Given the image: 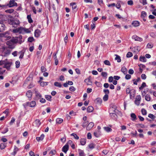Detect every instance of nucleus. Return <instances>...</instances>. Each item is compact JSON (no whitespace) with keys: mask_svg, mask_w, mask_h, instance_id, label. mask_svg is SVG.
<instances>
[{"mask_svg":"<svg viewBox=\"0 0 156 156\" xmlns=\"http://www.w3.org/2000/svg\"><path fill=\"white\" fill-rule=\"evenodd\" d=\"M9 23L12 25L13 27H16L20 24V22L18 20L15 19L14 20H8Z\"/></svg>","mask_w":156,"mask_h":156,"instance_id":"nucleus-1","label":"nucleus"},{"mask_svg":"<svg viewBox=\"0 0 156 156\" xmlns=\"http://www.w3.org/2000/svg\"><path fill=\"white\" fill-rule=\"evenodd\" d=\"M12 32L15 33H18L20 34H25L24 28L22 27H20L13 30Z\"/></svg>","mask_w":156,"mask_h":156,"instance_id":"nucleus-2","label":"nucleus"},{"mask_svg":"<svg viewBox=\"0 0 156 156\" xmlns=\"http://www.w3.org/2000/svg\"><path fill=\"white\" fill-rule=\"evenodd\" d=\"M36 105V102L34 101H32L30 102H27L23 104V106L24 108H26L27 106H29V107L33 108Z\"/></svg>","mask_w":156,"mask_h":156,"instance_id":"nucleus-3","label":"nucleus"},{"mask_svg":"<svg viewBox=\"0 0 156 156\" xmlns=\"http://www.w3.org/2000/svg\"><path fill=\"white\" fill-rule=\"evenodd\" d=\"M141 100V97L140 95L136 96L135 101V104L137 106L139 105Z\"/></svg>","mask_w":156,"mask_h":156,"instance_id":"nucleus-4","label":"nucleus"},{"mask_svg":"<svg viewBox=\"0 0 156 156\" xmlns=\"http://www.w3.org/2000/svg\"><path fill=\"white\" fill-rule=\"evenodd\" d=\"M9 7H11L13 6H17V3L15 2L14 0H12L9 1Z\"/></svg>","mask_w":156,"mask_h":156,"instance_id":"nucleus-5","label":"nucleus"},{"mask_svg":"<svg viewBox=\"0 0 156 156\" xmlns=\"http://www.w3.org/2000/svg\"><path fill=\"white\" fill-rule=\"evenodd\" d=\"M69 146L67 144H65L62 148V151L65 153H66L69 150Z\"/></svg>","mask_w":156,"mask_h":156,"instance_id":"nucleus-6","label":"nucleus"},{"mask_svg":"<svg viewBox=\"0 0 156 156\" xmlns=\"http://www.w3.org/2000/svg\"><path fill=\"white\" fill-rule=\"evenodd\" d=\"M132 39H134L136 41H143V39L142 38L136 35H134L132 36Z\"/></svg>","mask_w":156,"mask_h":156,"instance_id":"nucleus-7","label":"nucleus"},{"mask_svg":"<svg viewBox=\"0 0 156 156\" xmlns=\"http://www.w3.org/2000/svg\"><path fill=\"white\" fill-rule=\"evenodd\" d=\"M94 124L92 122H90L89 124L88 123L86 128L87 130H90L94 126Z\"/></svg>","mask_w":156,"mask_h":156,"instance_id":"nucleus-8","label":"nucleus"},{"mask_svg":"<svg viewBox=\"0 0 156 156\" xmlns=\"http://www.w3.org/2000/svg\"><path fill=\"white\" fill-rule=\"evenodd\" d=\"M6 44L8 46V48L10 49H13L14 48V44L12 43V42L11 41H8L7 42Z\"/></svg>","mask_w":156,"mask_h":156,"instance_id":"nucleus-9","label":"nucleus"},{"mask_svg":"<svg viewBox=\"0 0 156 156\" xmlns=\"http://www.w3.org/2000/svg\"><path fill=\"white\" fill-rule=\"evenodd\" d=\"M41 33V31L39 29H37L34 32V36L36 37H39Z\"/></svg>","mask_w":156,"mask_h":156,"instance_id":"nucleus-10","label":"nucleus"},{"mask_svg":"<svg viewBox=\"0 0 156 156\" xmlns=\"http://www.w3.org/2000/svg\"><path fill=\"white\" fill-rule=\"evenodd\" d=\"M5 26L2 23V22H0V32H2L5 30Z\"/></svg>","mask_w":156,"mask_h":156,"instance_id":"nucleus-11","label":"nucleus"},{"mask_svg":"<svg viewBox=\"0 0 156 156\" xmlns=\"http://www.w3.org/2000/svg\"><path fill=\"white\" fill-rule=\"evenodd\" d=\"M34 125L37 127H39L41 124L40 121L38 119H36L34 122Z\"/></svg>","mask_w":156,"mask_h":156,"instance_id":"nucleus-12","label":"nucleus"},{"mask_svg":"<svg viewBox=\"0 0 156 156\" xmlns=\"http://www.w3.org/2000/svg\"><path fill=\"white\" fill-rule=\"evenodd\" d=\"M94 134L96 137H98L101 135V132L100 130H98L94 132Z\"/></svg>","mask_w":156,"mask_h":156,"instance_id":"nucleus-13","label":"nucleus"},{"mask_svg":"<svg viewBox=\"0 0 156 156\" xmlns=\"http://www.w3.org/2000/svg\"><path fill=\"white\" fill-rule=\"evenodd\" d=\"M132 25L134 27H136L139 26L140 25V22L137 21H133L132 23Z\"/></svg>","mask_w":156,"mask_h":156,"instance_id":"nucleus-14","label":"nucleus"},{"mask_svg":"<svg viewBox=\"0 0 156 156\" xmlns=\"http://www.w3.org/2000/svg\"><path fill=\"white\" fill-rule=\"evenodd\" d=\"M70 4V6H72V8L73 10H77V6L75 2L71 3Z\"/></svg>","mask_w":156,"mask_h":156,"instance_id":"nucleus-15","label":"nucleus"},{"mask_svg":"<svg viewBox=\"0 0 156 156\" xmlns=\"http://www.w3.org/2000/svg\"><path fill=\"white\" fill-rule=\"evenodd\" d=\"M44 137V134H42L40 136L37 137L36 138V140L38 141H40L42 140Z\"/></svg>","mask_w":156,"mask_h":156,"instance_id":"nucleus-16","label":"nucleus"},{"mask_svg":"<svg viewBox=\"0 0 156 156\" xmlns=\"http://www.w3.org/2000/svg\"><path fill=\"white\" fill-rule=\"evenodd\" d=\"M79 156H85V154L83 150L80 149H78Z\"/></svg>","mask_w":156,"mask_h":156,"instance_id":"nucleus-17","label":"nucleus"},{"mask_svg":"<svg viewBox=\"0 0 156 156\" xmlns=\"http://www.w3.org/2000/svg\"><path fill=\"white\" fill-rule=\"evenodd\" d=\"M131 120L133 121H134L137 119L136 116L135 114L132 113L130 115Z\"/></svg>","mask_w":156,"mask_h":156,"instance_id":"nucleus-18","label":"nucleus"},{"mask_svg":"<svg viewBox=\"0 0 156 156\" xmlns=\"http://www.w3.org/2000/svg\"><path fill=\"white\" fill-rule=\"evenodd\" d=\"M26 95L29 98H31L32 95V92L30 90H28L26 93Z\"/></svg>","mask_w":156,"mask_h":156,"instance_id":"nucleus-19","label":"nucleus"},{"mask_svg":"<svg viewBox=\"0 0 156 156\" xmlns=\"http://www.w3.org/2000/svg\"><path fill=\"white\" fill-rule=\"evenodd\" d=\"M11 66V64L9 62H7L5 64L4 68H6L7 69H10Z\"/></svg>","mask_w":156,"mask_h":156,"instance_id":"nucleus-20","label":"nucleus"},{"mask_svg":"<svg viewBox=\"0 0 156 156\" xmlns=\"http://www.w3.org/2000/svg\"><path fill=\"white\" fill-rule=\"evenodd\" d=\"M86 142V139L85 138H82L80 140V142L81 145H84L85 144Z\"/></svg>","mask_w":156,"mask_h":156,"instance_id":"nucleus-21","label":"nucleus"},{"mask_svg":"<svg viewBox=\"0 0 156 156\" xmlns=\"http://www.w3.org/2000/svg\"><path fill=\"white\" fill-rule=\"evenodd\" d=\"M93 110V107L92 106H90L88 107L87 111L88 112L90 113L92 112Z\"/></svg>","mask_w":156,"mask_h":156,"instance_id":"nucleus-22","label":"nucleus"},{"mask_svg":"<svg viewBox=\"0 0 156 156\" xmlns=\"http://www.w3.org/2000/svg\"><path fill=\"white\" fill-rule=\"evenodd\" d=\"M95 101L97 104H100L102 102V100L100 98H97L95 100Z\"/></svg>","mask_w":156,"mask_h":156,"instance_id":"nucleus-23","label":"nucleus"},{"mask_svg":"<svg viewBox=\"0 0 156 156\" xmlns=\"http://www.w3.org/2000/svg\"><path fill=\"white\" fill-rule=\"evenodd\" d=\"M139 60L140 61L145 62L146 61V59L144 56H140V57Z\"/></svg>","mask_w":156,"mask_h":156,"instance_id":"nucleus-24","label":"nucleus"},{"mask_svg":"<svg viewBox=\"0 0 156 156\" xmlns=\"http://www.w3.org/2000/svg\"><path fill=\"white\" fill-rule=\"evenodd\" d=\"M84 81L87 85H91L92 84V82L89 79H86Z\"/></svg>","mask_w":156,"mask_h":156,"instance_id":"nucleus-25","label":"nucleus"},{"mask_svg":"<svg viewBox=\"0 0 156 156\" xmlns=\"http://www.w3.org/2000/svg\"><path fill=\"white\" fill-rule=\"evenodd\" d=\"M121 71L124 74H126L127 73V69L124 66L122 68Z\"/></svg>","mask_w":156,"mask_h":156,"instance_id":"nucleus-26","label":"nucleus"},{"mask_svg":"<svg viewBox=\"0 0 156 156\" xmlns=\"http://www.w3.org/2000/svg\"><path fill=\"white\" fill-rule=\"evenodd\" d=\"M151 98L149 94H147L145 96V99L147 101H150L151 100Z\"/></svg>","mask_w":156,"mask_h":156,"instance_id":"nucleus-27","label":"nucleus"},{"mask_svg":"<svg viewBox=\"0 0 156 156\" xmlns=\"http://www.w3.org/2000/svg\"><path fill=\"white\" fill-rule=\"evenodd\" d=\"M104 130L106 131L107 132H111L112 131V129L108 127H104Z\"/></svg>","mask_w":156,"mask_h":156,"instance_id":"nucleus-28","label":"nucleus"},{"mask_svg":"<svg viewBox=\"0 0 156 156\" xmlns=\"http://www.w3.org/2000/svg\"><path fill=\"white\" fill-rule=\"evenodd\" d=\"M27 18L29 23H31L33 22V21L31 18L30 15H27Z\"/></svg>","mask_w":156,"mask_h":156,"instance_id":"nucleus-29","label":"nucleus"},{"mask_svg":"<svg viewBox=\"0 0 156 156\" xmlns=\"http://www.w3.org/2000/svg\"><path fill=\"white\" fill-rule=\"evenodd\" d=\"M6 146V144L5 143H2L0 145V148L1 150L4 149Z\"/></svg>","mask_w":156,"mask_h":156,"instance_id":"nucleus-30","label":"nucleus"},{"mask_svg":"<svg viewBox=\"0 0 156 156\" xmlns=\"http://www.w3.org/2000/svg\"><path fill=\"white\" fill-rule=\"evenodd\" d=\"M88 123V121H83L82 124V126L83 128L87 127Z\"/></svg>","mask_w":156,"mask_h":156,"instance_id":"nucleus-31","label":"nucleus"},{"mask_svg":"<svg viewBox=\"0 0 156 156\" xmlns=\"http://www.w3.org/2000/svg\"><path fill=\"white\" fill-rule=\"evenodd\" d=\"M54 85L55 86L58 87H62V85L61 83L57 82H55L54 83Z\"/></svg>","mask_w":156,"mask_h":156,"instance_id":"nucleus-32","label":"nucleus"},{"mask_svg":"<svg viewBox=\"0 0 156 156\" xmlns=\"http://www.w3.org/2000/svg\"><path fill=\"white\" fill-rule=\"evenodd\" d=\"M115 56H116V57L115 58V60H117V62H121V60L120 58V57L118 55H115Z\"/></svg>","mask_w":156,"mask_h":156,"instance_id":"nucleus-33","label":"nucleus"},{"mask_svg":"<svg viewBox=\"0 0 156 156\" xmlns=\"http://www.w3.org/2000/svg\"><path fill=\"white\" fill-rule=\"evenodd\" d=\"M36 96L38 98H40L41 97V95L40 94V93L37 91H35V92Z\"/></svg>","mask_w":156,"mask_h":156,"instance_id":"nucleus-34","label":"nucleus"},{"mask_svg":"<svg viewBox=\"0 0 156 156\" xmlns=\"http://www.w3.org/2000/svg\"><path fill=\"white\" fill-rule=\"evenodd\" d=\"M5 15H2L0 13V20L2 22L3 20H5Z\"/></svg>","mask_w":156,"mask_h":156,"instance_id":"nucleus-35","label":"nucleus"},{"mask_svg":"<svg viewBox=\"0 0 156 156\" xmlns=\"http://www.w3.org/2000/svg\"><path fill=\"white\" fill-rule=\"evenodd\" d=\"M22 36L21 35H20L18 37H17V38L18 39L19 43L20 44H21L23 42L22 40Z\"/></svg>","mask_w":156,"mask_h":156,"instance_id":"nucleus-36","label":"nucleus"},{"mask_svg":"<svg viewBox=\"0 0 156 156\" xmlns=\"http://www.w3.org/2000/svg\"><path fill=\"white\" fill-rule=\"evenodd\" d=\"M11 41L13 43H19L18 39L17 38H13L11 39Z\"/></svg>","mask_w":156,"mask_h":156,"instance_id":"nucleus-37","label":"nucleus"},{"mask_svg":"<svg viewBox=\"0 0 156 156\" xmlns=\"http://www.w3.org/2000/svg\"><path fill=\"white\" fill-rule=\"evenodd\" d=\"M146 86V84L145 82H143L141 84V86L139 87V89L140 90H142L144 87Z\"/></svg>","mask_w":156,"mask_h":156,"instance_id":"nucleus-38","label":"nucleus"},{"mask_svg":"<svg viewBox=\"0 0 156 156\" xmlns=\"http://www.w3.org/2000/svg\"><path fill=\"white\" fill-rule=\"evenodd\" d=\"M56 122L58 124L61 123L63 121V119L60 118H57L56 120Z\"/></svg>","mask_w":156,"mask_h":156,"instance_id":"nucleus-39","label":"nucleus"},{"mask_svg":"<svg viewBox=\"0 0 156 156\" xmlns=\"http://www.w3.org/2000/svg\"><path fill=\"white\" fill-rule=\"evenodd\" d=\"M71 136H73L74 138L76 140H78L79 139V137L76 133H72L71 134Z\"/></svg>","mask_w":156,"mask_h":156,"instance_id":"nucleus-40","label":"nucleus"},{"mask_svg":"<svg viewBox=\"0 0 156 156\" xmlns=\"http://www.w3.org/2000/svg\"><path fill=\"white\" fill-rule=\"evenodd\" d=\"M15 64H16V68H18L20 66V62L18 60L16 62H15Z\"/></svg>","mask_w":156,"mask_h":156,"instance_id":"nucleus-41","label":"nucleus"},{"mask_svg":"<svg viewBox=\"0 0 156 156\" xmlns=\"http://www.w3.org/2000/svg\"><path fill=\"white\" fill-rule=\"evenodd\" d=\"M141 112L142 114L143 115H146L147 114L146 110L144 108L142 109Z\"/></svg>","mask_w":156,"mask_h":156,"instance_id":"nucleus-42","label":"nucleus"},{"mask_svg":"<svg viewBox=\"0 0 156 156\" xmlns=\"http://www.w3.org/2000/svg\"><path fill=\"white\" fill-rule=\"evenodd\" d=\"M45 98L48 100L49 101H51V95H46L45 96Z\"/></svg>","mask_w":156,"mask_h":156,"instance_id":"nucleus-43","label":"nucleus"},{"mask_svg":"<svg viewBox=\"0 0 156 156\" xmlns=\"http://www.w3.org/2000/svg\"><path fill=\"white\" fill-rule=\"evenodd\" d=\"M68 143L70 144H72V145H71V147L73 149L75 148V145L74 144L72 143V140H69L68 142Z\"/></svg>","mask_w":156,"mask_h":156,"instance_id":"nucleus-44","label":"nucleus"},{"mask_svg":"<svg viewBox=\"0 0 156 156\" xmlns=\"http://www.w3.org/2000/svg\"><path fill=\"white\" fill-rule=\"evenodd\" d=\"M126 92L127 94H129L130 97L132 96L130 92V90L129 88H127L126 89Z\"/></svg>","mask_w":156,"mask_h":156,"instance_id":"nucleus-45","label":"nucleus"},{"mask_svg":"<svg viewBox=\"0 0 156 156\" xmlns=\"http://www.w3.org/2000/svg\"><path fill=\"white\" fill-rule=\"evenodd\" d=\"M29 154L30 156H39L38 154L35 155L34 153L32 152V151H30Z\"/></svg>","mask_w":156,"mask_h":156,"instance_id":"nucleus-46","label":"nucleus"},{"mask_svg":"<svg viewBox=\"0 0 156 156\" xmlns=\"http://www.w3.org/2000/svg\"><path fill=\"white\" fill-rule=\"evenodd\" d=\"M20 56L19 58H22L23 57L24 52L23 51H21L20 52Z\"/></svg>","mask_w":156,"mask_h":156,"instance_id":"nucleus-47","label":"nucleus"},{"mask_svg":"<svg viewBox=\"0 0 156 156\" xmlns=\"http://www.w3.org/2000/svg\"><path fill=\"white\" fill-rule=\"evenodd\" d=\"M94 146L95 145L93 143H90L88 145V147L89 148L91 149H92L94 148Z\"/></svg>","mask_w":156,"mask_h":156,"instance_id":"nucleus-48","label":"nucleus"},{"mask_svg":"<svg viewBox=\"0 0 156 156\" xmlns=\"http://www.w3.org/2000/svg\"><path fill=\"white\" fill-rule=\"evenodd\" d=\"M103 100L104 101H106L108 99V95L107 94H105L103 97Z\"/></svg>","mask_w":156,"mask_h":156,"instance_id":"nucleus-49","label":"nucleus"},{"mask_svg":"<svg viewBox=\"0 0 156 156\" xmlns=\"http://www.w3.org/2000/svg\"><path fill=\"white\" fill-rule=\"evenodd\" d=\"M18 149V148L16 147V148L14 149L13 152L12 153V154L13 155H15L17 153Z\"/></svg>","mask_w":156,"mask_h":156,"instance_id":"nucleus-50","label":"nucleus"},{"mask_svg":"<svg viewBox=\"0 0 156 156\" xmlns=\"http://www.w3.org/2000/svg\"><path fill=\"white\" fill-rule=\"evenodd\" d=\"M147 13L144 11H142L141 12V17L144 18L146 16Z\"/></svg>","mask_w":156,"mask_h":156,"instance_id":"nucleus-51","label":"nucleus"},{"mask_svg":"<svg viewBox=\"0 0 156 156\" xmlns=\"http://www.w3.org/2000/svg\"><path fill=\"white\" fill-rule=\"evenodd\" d=\"M148 117L151 118L152 120L154 119V115L151 113L149 114L148 115Z\"/></svg>","mask_w":156,"mask_h":156,"instance_id":"nucleus-52","label":"nucleus"},{"mask_svg":"<svg viewBox=\"0 0 156 156\" xmlns=\"http://www.w3.org/2000/svg\"><path fill=\"white\" fill-rule=\"evenodd\" d=\"M101 75L104 77L106 78L107 76V73L106 72H102L101 73Z\"/></svg>","mask_w":156,"mask_h":156,"instance_id":"nucleus-53","label":"nucleus"},{"mask_svg":"<svg viewBox=\"0 0 156 156\" xmlns=\"http://www.w3.org/2000/svg\"><path fill=\"white\" fill-rule=\"evenodd\" d=\"M133 54L130 52H129L127 54L126 56L127 58H130L132 56Z\"/></svg>","mask_w":156,"mask_h":156,"instance_id":"nucleus-54","label":"nucleus"},{"mask_svg":"<svg viewBox=\"0 0 156 156\" xmlns=\"http://www.w3.org/2000/svg\"><path fill=\"white\" fill-rule=\"evenodd\" d=\"M104 63L107 65L110 66L111 65V64L109 61L108 60H105L104 62Z\"/></svg>","mask_w":156,"mask_h":156,"instance_id":"nucleus-55","label":"nucleus"},{"mask_svg":"<svg viewBox=\"0 0 156 156\" xmlns=\"http://www.w3.org/2000/svg\"><path fill=\"white\" fill-rule=\"evenodd\" d=\"M34 40V39L33 37H29L28 38V41L30 42H32Z\"/></svg>","mask_w":156,"mask_h":156,"instance_id":"nucleus-56","label":"nucleus"},{"mask_svg":"<svg viewBox=\"0 0 156 156\" xmlns=\"http://www.w3.org/2000/svg\"><path fill=\"white\" fill-rule=\"evenodd\" d=\"M137 133L136 130L135 131V132H132L131 133V134H132V136L133 137H136V135H137Z\"/></svg>","mask_w":156,"mask_h":156,"instance_id":"nucleus-57","label":"nucleus"},{"mask_svg":"<svg viewBox=\"0 0 156 156\" xmlns=\"http://www.w3.org/2000/svg\"><path fill=\"white\" fill-rule=\"evenodd\" d=\"M103 91L104 93L105 94H108L109 93V91L108 89H104L103 90Z\"/></svg>","mask_w":156,"mask_h":156,"instance_id":"nucleus-58","label":"nucleus"},{"mask_svg":"<svg viewBox=\"0 0 156 156\" xmlns=\"http://www.w3.org/2000/svg\"><path fill=\"white\" fill-rule=\"evenodd\" d=\"M15 120V119L14 118H13V117L11 119V120L9 123L10 125H12L13 123L14 122Z\"/></svg>","mask_w":156,"mask_h":156,"instance_id":"nucleus-59","label":"nucleus"},{"mask_svg":"<svg viewBox=\"0 0 156 156\" xmlns=\"http://www.w3.org/2000/svg\"><path fill=\"white\" fill-rule=\"evenodd\" d=\"M5 70H3L2 68H0V75L3 74L5 72Z\"/></svg>","mask_w":156,"mask_h":156,"instance_id":"nucleus-60","label":"nucleus"},{"mask_svg":"<svg viewBox=\"0 0 156 156\" xmlns=\"http://www.w3.org/2000/svg\"><path fill=\"white\" fill-rule=\"evenodd\" d=\"M41 70L42 72H44L46 71V69L44 66H42L41 68Z\"/></svg>","mask_w":156,"mask_h":156,"instance_id":"nucleus-61","label":"nucleus"},{"mask_svg":"<svg viewBox=\"0 0 156 156\" xmlns=\"http://www.w3.org/2000/svg\"><path fill=\"white\" fill-rule=\"evenodd\" d=\"M14 11V10L13 9H9L5 11L6 12H8L9 13H12Z\"/></svg>","mask_w":156,"mask_h":156,"instance_id":"nucleus-62","label":"nucleus"},{"mask_svg":"<svg viewBox=\"0 0 156 156\" xmlns=\"http://www.w3.org/2000/svg\"><path fill=\"white\" fill-rule=\"evenodd\" d=\"M87 138L88 139H90L92 138L91 134L90 133H88L87 135Z\"/></svg>","mask_w":156,"mask_h":156,"instance_id":"nucleus-63","label":"nucleus"},{"mask_svg":"<svg viewBox=\"0 0 156 156\" xmlns=\"http://www.w3.org/2000/svg\"><path fill=\"white\" fill-rule=\"evenodd\" d=\"M69 90L70 91H74L75 90V89L73 86H72L69 87Z\"/></svg>","mask_w":156,"mask_h":156,"instance_id":"nucleus-64","label":"nucleus"}]
</instances>
